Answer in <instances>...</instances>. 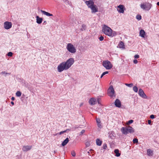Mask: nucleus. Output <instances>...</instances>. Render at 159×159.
I'll return each mask as SVG.
<instances>
[{
	"label": "nucleus",
	"mask_w": 159,
	"mask_h": 159,
	"mask_svg": "<svg viewBox=\"0 0 159 159\" xmlns=\"http://www.w3.org/2000/svg\"><path fill=\"white\" fill-rule=\"evenodd\" d=\"M74 62V60L73 58H70L66 61H63L58 65L57 67V71L61 72L64 70H66L69 69Z\"/></svg>",
	"instance_id": "obj_1"
},
{
	"label": "nucleus",
	"mask_w": 159,
	"mask_h": 159,
	"mask_svg": "<svg viewBox=\"0 0 159 159\" xmlns=\"http://www.w3.org/2000/svg\"><path fill=\"white\" fill-rule=\"evenodd\" d=\"M85 3L88 7L91 9L92 13H95L98 11V7L96 5L94 4L93 0H89L88 1H85Z\"/></svg>",
	"instance_id": "obj_2"
},
{
	"label": "nucleus",
	"mask_w": 159,
	"mask_h": 159,
	"mask_svg": "<svg viewBox=\"0 0 159 159\" xmlns=\"http://www.w3.org/2000/svg\"><path fill=\"white\" fill-rule=\"evenodd\" d=\"M152 5L149 2H146L141 3L140 7L141 9L144 10L148 11L151 8Z\"/></svg>",
	"instance_id": "obj_3"
},
{
	"label": "nucleus",
	"mask_w": 159,
	"mask_h": 159,
	"mask_svg": "<svg viewBox=\"0 0 159 159\" xmlns=\"http://www.w3.org/2000/svg\"><path fill=\"white\" fill-rule=\"evenodd\" d=\"M102 30L105 34L108 36H110L111 32L112 31V30L110 27L106 25H104L103 26Z\"/></svg>",
	"instance_id": "obj_4"
},
{
	"label": "nucleus",
	"mask_w": 159,
	"mask_h": 159,
	"mask_svg": "<svg viewBox=\"0 0 159 159\" xmlns=\"http://www.w3.org/2000/svg\"><path fill=\"white\" fill-rule=\"evenodd\" d=\"M102 65L107 70H110L113 67L112 65L111 62L108 60H105L103 61Z\"/></svg>",
	"instance_id": "obj_5"
},
{
	"label": "nucleus",
	"mask_w": 159,
	"mask_h": 159,
	"mask_svg": "<svg viewBox=\"0 0 159 159\" xmlns=\"http://www.w3.org/2000/svg\"><path fill=\"white\" fill-rule=\"evenodd\" d=\"M66 49L68 51L72 53L76 52V49L73 45L71 43H68L66 46Z\"/></svg>",
	"instance_id": "obj_6"
},
{
	"label": "nucleus",
	"mask_w": 159,
	"mask_h": 159,
	"mask_svg": "<svg viewBox=\"0 0 159 159\" xmlns=\"http://www.w3.org/2000/svg\"><path fill=\"white\" fill-rule=\"evenodd\" d=\"M108 95L111 98H113L114 96L115 97V91L112 86H111L108 89Z\"/></svg>",
	"instance_id": "obj_7"
},
{
	"label": "nucleus",
	"mask_w": 159,
	"mask_h": 159,
	"mask_svg": "<svg viewBox=\"0 0 159 159\" xmlns=\"http://www.w3.org/2000/svg\"><path fill=\"white\" fill-rule=\"evenodd\" d=\"M12 25L11 22L7 21L4 22L3 27L5 29L8 30L11 27Z\"/></svg>",
	"instance_id": "obj_8"
},
{
	"label": "nucleus",
	"mask_w": 159,
	"mask_h": 159,
	"mask_svg": "<svg viewBox=\"0 0 159 159\" xmlns=\"http://www.w3.org/2000/svg\"><path fill=\"white\" fill-rule=\"evenodd\" d=\"M138 93L139 95L142 98L145 99L147 98V96L142 89H139Z\"/></svg>",
	"instance_id": "obj_9"
},
{
	"label": "nucleus",
	"mask_w": 159,
	"mask_h": 159,
	"mask_svg": "<svg viewBox=\"0 0 159 159\" xmlns=\"http://www.w3.org/2000/svg\"><path fill=\"white\" fill-rule=\"evenodd\" d=\"M32 148V146H24L23 147L22 149L24 152H26L30 150Z\"/></svg>",
	"instance_id": "obj_10"
},
{
	"label": "nucleus",
	"mask_w": 159,
	"mask_h": 159,
	"mask_svg": "<svg viewBox=\"0 0 159 159\" xmlns=\"http://www.w3.org/2000/svg\"><path fill=\"white\" fill-rule=\"evenodd\" d=\"M115 105L116 107L120 108L121 106V103L120 100L118 99H116L115 102Z\"/></svg>",
	"instance_id": "obj_11"
},
{
	"label": "nucleus",
	"mask_w": 159,
	"mask_h": 159,
	"mask_svg": "<svg viewBox=\"0 0 159 159\" xmlns=\"http://www.w3.org/2000/svg\"><path fill=\"white\" fill-rule=\"evenodd\" d=\"M117 7L119 9H117L119 12L122 13H124V6L123 5H120Z\"/></svg>",
	"instance_id": "obj_12"
},
{
	"label": "nucleus",
	"mask_w": 159,
	"mask_h": 159,
	"mask_svg": "<svg viewBox=\"0 0 159 159\" xmlns=\"http://www.w3.org/2000/svg\"><path fill=\"white\" fill-rule=\"evenodd\" d=\"M96 99L94 98H92L89 101V103L91 105H93L96 104Z\"/></svg>",
	"instance_id": "obj_13"
},
{
	"label": "nucleus",
	"mask_w": 159,
	"mask_h": 159,
	"mask_svg": "<svg viewBox=\"0 0 159 159\" xmlns=\"http://www.w3.org/2000/svg\"><path fill=\"white\" fill-rule=\"evenodd\" d=\"M126 129L128 133H133L134 132V129L131 126H129L128 127H126Z\"/></svg>",
	"instance_id": "obj_14"
},
{
	"label": "nucleus",
	"mask_w": 159,
	"mask_h": 159,
	"mask_svg": "<svg viewBox=\"0 0 159 159\" xmlns=\"http://www.w3.org/2000/svg\"><path fill=\"white\" fill-rule=\"evenodd\" d=\"M36 22L38 24H40L42 23L43 19L42 18L39 17L38 16H36Z\"/></svg>",
	"instance_id": "obj_15"
},
{
	"label": "nucleus",
	"mask_w": 159,
	"mask_h": 159,
	"mask_svg": "<svg viewBox=\"0 0 159 159\" xmlns=\"http://www.w3.org/2000/svg\"><path fill=\"white\" fill-rule=\"evenodd\" d=\"M41 12L43 14L48 16H52L53 15L44 11L41 10Z\"/></svg>",
	"instance_id": "obj_16"
},
{
	"label": "nucleus",
	"mask_w": 159,
	"mask_h": 159,
	"mask_svg": "<svg viewBox=\"0 0 159 159\" xmlns=\"http://www.w3.org/2000/svg\"><path fill=\"white\" fill-rule=\"evenodd\" d=\"M145 32L144 30H141L139 32V35L142 37L144 38L145 35Z\"/></svg>",
	"instance_id": "obj_17"
},
{
	"label": "nucleus",
	"mask_w": 159,
	"mask_h": 159,
	"mask_svg": "<svg viewBox=\"0 0 159 159\" xmlns=\"http://www.w3.org/2000/svg\"><path fill=\"white\" fill-rule=\"evenodd\" d=\"M121 131L123 134H128L126 127H123L121 129Z\"/></svg>",
	"instance_id": "obj_18"
},
{
	"label": "nucleus",
	"mask_w": 159,
	"mask_h": 159,
	"mask_svg": "<svg viewBox=\"0 0 159 159\" xmlns=\"http://www.w3.org/2000/svg\"><path fill=\"white\" fill-rule=\"evenodd\" d=\"M147 155L148 156H152L153 155V151L151 149H149L147 150Z\"/></svg>",
	"instance_id": "obj_19"
},
{
	"label": "nucleus",
	"mask_w": 159,
	"mask_h": 159,
	"mask_svg": "<svg viewBox=\"0 0 159 159\" xmlns=\"http://www.w3.org/2000/svg\"><path fill=\"white\" fill-rule=\"evenodd\" d=\"M69 139L67 138L62 143L61 145L63 146L66 145L69 142Z\"/></svg>",
	"instance_id": "obj_20"
},
{
	"label": "nucleus",
	"mask_w": 159,
	"mask_h": 159,
	"mask_svg": "<svg viewBox=\"0 0 159 159\" xmlns=\"http://www.w3.org/2000/svg\"><path fill=\"white\" fill-rule=\"evenodd\" d=\"M96 144L98 146H101L102 143V141L100 140L99 139H97L96 140Z\"/></svg>",
	"instance_id": "obj_21"
},
{
	"label": "nucleus",
	"mask_w": 159,
	"mask_h": 159,
	"mask_svg": "<svg viewBox=\"0 0 159 159\" xmlns=\"http://www.w3.org/2000/svg\"><path fill=\"white\" fill-rule=\"evenodd\" d=\"M114 152L116 154L115 156L117 157H119L120 155V153L119 152V150L118 149H115Z\"/></svg>",
	"instance_id": "obj_22"
},
{
	"label": "nucleus",
	"mask_w": 159,
	"mask_h": 159,
	"mask_svg": "<svg viewBox=\"0 0 159 159\" xmlns=\"http://www.w3.org/2000/svg\"><path fill=\"white\" fill-rule=\"evenodd\" d=\"M114 132L113 131H111L109 133V137L111 138V139H112L114 137Z\"/></svg>",
	"instance_id": "obj_23"
},
{
	"label": "nucleus",
	"mask_w": 159,
	"mask_h": 159,
	"mask_svg": "<svg viewBox=\"0 0 159 159\" xmlns=\"http://www.w3.org/2000/svg\"><path fill=\"white\" fill-rule=\"evenodd\" d=\"M118 46L120 48H125V46L124 44V43L122 41H121L119 43V44H118Z\"/></svg>",
	"instance_id": "obj_24"
},
{
	"label": "nucleus",
	"mask_w": 159,
	"mask_h": 159,
	"mask_svg": "<svg viewBox=\"0 0 159 159\" xmlns=\"http://www.w3.org/2000/svg\"><path fill=\"white\" fill-rule=\"evenodd\" d=\"M116 35V32L113 31H111L110 33L109 36L113 37L115 36Z\"/></svg>",
	"instance_id": "obj_25"
},
{
	"label": "nucleus",
	"mask_w": 159,
	"mask_h": 159,
	"mask_svg": "<svg viewBox=\"0 0 159 159\" xmlns=\"http://www.w3.org/2000/svg\"><path fill=\"white\" fill-rule=\"evenodd\" d=\"M86 28V25L84 24H83L82 26V27L81 28V30L84 31L85 30Z\"/></svg>",
	"instance_id": "obj_26"
},
{
	"label": "nucleus",
	"mask_w": 159,
	"mask_h": 159,
	"mask_svg": "<svg viewBox=\"0 0 159 159\" xmlns=\"http://www.w3.org/2000/svg\"><path fill=\"white\" fill-rule=\"evenodd\" d=\"M16 94L17 97H20L21 95V93L20 91H18L16 92Z\"/></svg>",
	"instance_id": "obj_27"
},
{
	"label": "nucleus",
	"mask_w": 159,
	"mask_h": 159,
	"mask_svg": "<svg viewBox=\"0 0 159 159\" xmlns=\"http://www.w3.org/2000/svg\"><path fill=\"white\" fill-rule=\"evenodd\" d=\"M63 1L64 3H65V4H66L69 5H70V2L67 0H63Z\"/></svg>",
	"instance_id": "obj_28"
},
{
	"label": "nucleus",
	"mask_w": 159,
	"mask_h": 159,
	"mask_svg": "<svg viewBox=\"0 0 159 159\" xmlns=\"http://www.w3.org/2000/svg\"><path fill=\"white\" fill-rule=\"evenodd\" d=\"M133 90L136 93H137L138 91V88L136 86H134L133 88Z\"/></svg>",
	"instance_id": "obj_29"
},
{
	"label": "nucleus",
	"mask_w": 159,
	"mask_h": 159,
	"mask_svg": "<svg viewBox=\"0 0 159 159\" xmlns=\"http://www.w3.org/2000/svg\"><path fill=\"white\" fill-rule=\"evenodd\" d=\"M134 121L133 120H129V121H128L127 123H126V124L128 125H129L130 124L132 123H133Z\"/></svg>",
	"instance_id": "obj_30"
},
{
	"label": "nucleus",
	"mask_w": 159,
	"mask_h": 159,
	"mask_svg": "<svg viewBox=\"0 0 159 159\" xmlns=\"http://www.w3.org/2000/svg\"><path fill=\"white\" fill-rule=\"evenodd\" d=\"M136 18L139 20L141 19V16L140 15H137L136 16Z\"/></svg>",
	"instance_id": "obj_31"
},
{
	"label": "nucleus",
	"mask_w": 159,
	"mask_h": 159,
	"mask_svg": "<svg viewBox=\"0 0 159 159\" xmlns=\"http://www.w3.org/2000/svg\"><path fill=\"white\" fill-rule=\"evenodd\" d=\"M125 84L129 87H132L133 86V84H132V83H131V84H127V83H125Z\"/></svg>",
	"instance_id": "obj_32"
},
{
	"label": "nucleus",
	"mask_w": 159,
	"mask_h": 159,
	"mask_svg": "<svg viewBox=\"0 0 159 159\" xmlns=\"http://www.w3.org/2000/svg\"><path fill=\"white\" fill-rule=\"evenodd\" d=\"M13 53L11 52H9L7 54V55L9 57H11L12 56Z\"/></svg>",
	"instance_id": "obj_33"
},
{
	"label": "nucleus",
	"mask_w": 159,
	"mask_h": 159,
	"mask_svg": "<svg viewBox=\"0 0 159 159\" xmlns=\"http://www.w3.org/2000/svg\"><path fill=\"white\" fill-rule=\"evenodd\" d=\"M96 122H97V124H98V123H101L100 120V119L99 118H96Z\"/></svg>",
	"instance_id": "obj_34"
},
{
	"label": "nucleus",
	"mask_w": 159,
	"mask_h": 159,
	"mask_svg": "<svg viewBox=\"0 0 159 159\" xmlns=\"http://www.w3.org/2000/svg\"><path fill=\"white\" fill-rule=\"evenodd\" d=\"M133 142L134 143H137L138 142V139H134L133 140Z\"/></svg>",
	"instance_id": "obj_35"
},
{
	"label": "nucleus",
	"mask_w": 159,
	"mask_h": 159,
	"mask_svg": "<svg viewBox=\"0 0 159 159\" xmlns=\"http://www.w3.org/2000/svg\"><path fill=\"white\" fill-rule=\"evenodd\" d=\"M104 37L101 35V36L99 38L100 41H102L104 39Z\"/></svg>",
	"instance_id": "obj_36"
},
{
	"label": "nucleus",
	"mask_w": 159,
	"mask_h": 159,
	"mask_svg": "<svg viewBox=\"0 0 159 159\" xmlns=\"http://www.w3.org/2000/svg\"><path fill=\"white\" fill-rule=\"evenodd\" d=\"M102 148L105 149H106L107 148V144L106 143H104L103 144V146H102Z\"/></svg>",
	"instance_id": "obj_37"
},
{
	"label": "nucleus",
	"mask_w": 159,
	"mask_h": 159,
	"mask_svg": "<svg viewBox=\"0 0 159 159\" xmlns=\"http://www.w3.org/2000/svg\"><path fill=\"white\" fill-rule=\"evenodd\" d=\"M1 74H2V75H3V74H9V73H7L6 71H2L1 73Z\"/></svg>",
	"instance_id": "obj_38"
},
{
	"label": "nucleus",
	"mask_w": 159,
	"mask_h": 159,
	"mask_svg": "<svg viewBox=\"0 0 159 159\" xmlns=\"http://www.w3.org/2000/svg\"><path fill=\"white\" fill-rule=\"evenodd\" d=\"M97 125L98 127L100 128H101L102 127V126L101 125V123H98Z\"/></svg>",
	"instance_id": "obj_39"
},
{
	"label": "nucleus",
	"mask_w": 159,
	"mask_h": 159,
	"mask_svg": "<svg viewBox=\"0 0 159 159\" xmlns=\"http://www.w3.org/2000/svg\"><path fill=\"white\" fill-rule=\"evenodd\" d=\"M71 154L73 157H75L76 155L75 152L74 151L71 152Z\"/></svg>",
	"instance_id": "obj_40"
},
{
	"label": "nucleus",
	"mask_w": 159,
	"mask_h": 159,
	"mask_svg": "<svg viewBox=\"0 0 159 159\" xmlns=\"http://www.w3.org/2000/svg\"><path fill=\"white\" fill-rule=\"evenodd\" d=\"M27 88H28L29 90H30L32 89V87L30 86V85H28V86H26Z\"/></svg>",
	"instance_id": "obj_41"
},
{
	"label": "nucleus",
	"mask_w": 159,
	"mask_h": 159,
	"mask_svg": "<svg viewBox=\"0 0 159 159\" xmlns=\"http://www.w3.org/2000/svg\"><path fill=\"white\" fill-rule=\"evenodd\" d=\"M66 130H64V131H61L59 133V134L60 135H61V134H63L64 133L66 132Z\"/></svg>",
	"instance_id": "obj_42"
},
{
	"label": "nucleus",
	"mask_w": 159,
	"mask_h": 159,
	"mask_svg": "<svg viewBox=\"0 0 159 159\" xmlns=\"http://www.w3.org/2000/svg\"><path fill=\"white\" fill-rule=\"evenodd\" d=\"M139 55L138 54H136L134 55V57L135 59H137L139 58Z\"/></svg>",
	"instance_id": "obj_43"
},
{
	"label": "nucleus",
	"mask_w": 159,
	"mask_h": 159,
	"mask_svg": "<svg viewBox=\"0 0 159 159\" xmlns=\"http://www.w3.org/2000/svg\"><path fill=\"white\" fill-rule=\"evenodd\" d=\"M85 132L84 130H82L80 133V135H82Z\"/></svg>",
	"instance_id": "obj_44"
},
{
	"label": "nucleus",
	"mask_w": 159,
	"mask_h": 159,
	"mask_svg": "<svg viewBox=\"0 0 159 159\" xmlns=\"http://www.w3.org/2000/svg\"><path fill=\"white\" fill-rule=\"evenodd\" d=\"M133 62L134 64H137L138 63V61L137 60L134 59L133 61Z\"/></svg>",
	"instance_id": "obj_45"
},
{
	"label": "nucleus",
	"mask_w": 159,
	"mask_h": 159,
	"mask_svg": "<svg viewBox=\"0 0 159 159\" xmlns=\"http://www.w3.org/2000/svg\"><path fill=\"white\" fill-rule=\"evenodd\" d=\"M108 73V72L107 71H105V72H103L102 73V74L103 75H105L106 74H107Z\"/></svg>",
	"instance_id": "obj_46"
},
{
	"label": "nucleus",
	"mask_w": 159,
	"mask_h": 159,
	"mask_svg": "<svg viewBox=\"0 0 159 159\" xmlns=\"http://www.w3.org/2000/svg\"><path fill=\"white\" fill-rule=\"evenodd\" d=\"M150 117L151 118L153 119L155 118V116L153 115H152L150 116Z\"/></svg>",
	"instance_id": "obj_47"
},
{
	"label": "nucleus",
	"mask_w": 159,
	"mask_h": 159,
	"mask_svg": "<svg viewBox=\"0 0 159 159\" xmlns=\"http://www.w3.org/2000/svg\"><path fill=\"white\" fill-rule=\"evenodd\" d=\"M86 146L88 147L89 146V142H86Z\"/></svg>",
	"instance_id": "obj_48"
},
{
	"label": "nucleus",
	"mask_w": 159,
	"mask_h": 159,
	"mask_svg": "<svg viewBox=\"0 0 159 159\" xmlns=\"http://www.w3.org/2000/svg\"><path fill=\"white\" fill-rule=\"evenodd\" d=\"M148 123L149 124V125H151V120H148Z\"/></svg>",
	"instance_id": "obj_49"
},
{
	"label": "nucleus",
	"mask_w": 159,
	"mask_h": 159,
	"mask_svg": "<svg viewBox=\"0 0 159 159\" xmlns=\"http://www.w3.org/2000/svg\"><path fill=\"white\" fill-rule=\"evenodd\" d=\"M99 100H100V98H98V99H97V101H98V103L99 104H100V102H99Z\"/></svg>",
	"instance_id": "obj_50"
},
{
	"label": "nucleus",
	"mask_w": 159,
	"mask_h": 159,
	"mask_svg": "<svg viewBox=\"0 0 159 159\" xmlns=\"http://www.w3.org/2000/svg\"><path fill=\"white\" fill-rule=\"evenodd\" d=\"M11 99L12 101H14L15 100V98L14 97H12Z\"/></svg>",
	"instance_id": "obj_51"
},
{
	"label": "nucleus",
	"mask_w": 159,
	"mask_h": 159,
	"mask_svg": "<svg viewBox=\"0 0 159 159\" xmlns=\"http://www.w3.org/2000/svg\"><path fill=\"white\" fill-rule=\"evenodd\" d=\"M11 104L12 105H14V103L13 102H11Z\"/></svg>",
	"instance_id": "obj_52"
},
{
	"label": "nucleus",
	"mask_w": 159,
	"mask_h": 159,
	"mask_svg": "<svg viewBox=\"0 0 159 159\" xmlns=\"http://www.w3.org/2000/svg\"><path fill=\"white\" fill-rule=\"evenodd\" d=\"M157 5L158 6H159V2H158L157 3Z\"/></svg>",
	"instance_id": "obj_53"
},
{
	"label": "nucleus",
	"mask_w": 159,
	"mask_h": 159,
	"mask_svg": "<svg viewBox=\"0 0 159 159\" xmlns=\"http://www.w3.org/2000/svg\"><path fill=\"white\" fill-rule=\"evenodd\" d=\"M104 76V75H103L102 74L101 75V78H102V77Z\"/></svg>",
	"instance_id": "obj_54"
},
{
	"label": "nucleus",
	"mask_w": 159,
	"mask_h": 159,
	"mask_svg": "<svg viewBox=\"0 0 159 159\" xmlns=\"http://www.w3.org/2000/svg\"><path fill=\"white\" fill-rule=\"evenodd\" d=\"M46 22V21H44L43 23V24H44V23H45Z\"/></svg>",
	"instance_id": "obj_55"
},
{
	"label": "nucleus",
	"mask_w": 159,
	"mask_h": 159,
	"mask_svg": "<svg viewBox=\"0 0 159 159\" xmlns=\"http://www.w3.org/2000/svg\"><path fill=\"white\" fill-rule=\"evenodd\" d=\"M82 105V104H81V105H80V106H81V105Z\"/></svg>",
	"instance_id": "obj_56"
},
{
	"label": "nucleus",
	"mask_w": 159,
	"mask_h": 159,
	"mask_svg": "<svg viewBox=\"0 0 159 159\" xmlns=\"http://www.w3.org/2000/svg\"><path fill=\"white\" fill-rule=\"evenodd\" d=\"M82 105V104H81V105H80V106H81V105Z\"/></svg>",
	"instance_id": "obj_57"
}]
</instances>
